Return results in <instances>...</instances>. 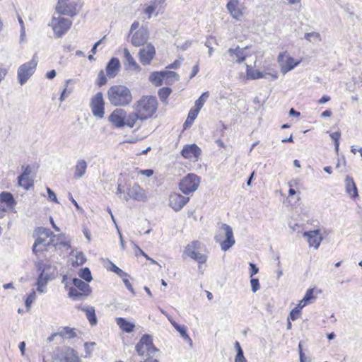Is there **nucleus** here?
<instances>
[{
	"label": "nucleus",
	"mask_w": 362,
	"mask_h": 362,
	"mask_svg": "<svg viewBox=\"0 0 362 362\" xmlns=\"http://www.w3.org/2000/svg\"><path fill=\"white\" fill-rule=\"evenodd\" d=\"M141 174L145 175L146 177H150L153 174V170L151 169H146L141 170Z\"/></svg>",
	"instance_id": "obj_63"
},
{
	"label": "nucleus",
	"mask_w": 362,
	"mask_h": 362,
	"mask_svg": "<svg viewBox=\"0 0 362 362\" xmlns=\"http://www.w3.org/2000/svg\"><path fill=\"white\" fill-rule=\"evenodd\" d=\"M57 358L60 362H81L78 352L71 347L65 348Z\"/></svg>",
	"instance_id": "obj_17"
},
{
	"label": "nucleus",
	"mask_w": 362,
	"mask_h": 362,
	"mask_svg": "<svg viewBox=\"0 0 362 362\" xmlns=\"http://www.w3.org/2000/svg\"><path fill=\"white\" fill-rule=\"evenodd\" d=\"M0 202L6 204L7 207H13L16 202L13 194L8 192H2L0 194Z\"/></svg>",
	"instance_id": "obj_30"
},
{
	"label": "nucleus",
	"mask_w": 362,
	"mask_h": 362,
	"mask_svg": "<svg viewBox=\"0 0 362 362\" xmlns=\"http://www.w3.org/2000/svg\"><path fill=\"white\" fill-rule=\"evenodd\" d=\"M30 173H31V169L29 165H27L26 167L24 168L23 173L20 176L18 177V184L22 183V181L24 180V178L25 177H28V176Z\"/></svg>",
	"instance_id": "obj_47"
},
{
	"label": "nucleus",
	"mask_w": 362,
	"mask_h": 362,
	"mask_svg": "<svg viewBox=\"0 0 362 362\" xmlns=\"http://www.w3.org/2000/svg\"><path fill=\"white\" fill-rule=\"evenodd\" d=\"M139 120L141 121V116L136 110L135 112L129 113L128 115L126 114L125 126L132 128Z\"/></svg>",
	"instance_id": "obj_31"
},
{
	"label": "nucleus",
	"mask_w": 362,
	"mask_h": 362,
	"mask_svg": "<svg viewBox=\"0 0 362 362\" xmlns=\"http://www.w3.org/2000/svg\"><path fill=\"white\" fill-rule=\"evenodd\" d=\"M18 185L25 189H28L30 187L33 186V183L29 180L28 177H25L24 180L22 181V183Z\"/></svg>",
	"instance_id": "obj_56"
},
{
	"label": "nucleus",
	"mask_w": 362,
	"mask_h": 362,
	"mask_svg": "<svg viewBox=\"0 0 362 362\" xmlns=\"http://www.w3.org/2000/svg\"><path fill=\"white\" fill-rule=\"evenodd\" d=\"M124 57L126 62L128 64L129 67L134 70H136L139 68V65L136 64V61L132 57L127 48L124 49Z\"/></svg>",
	"instance_id": "obj_33"
},
{
	"label": "nucleus",
	"mask_w": 362,
	"mask_h": 362,
	"mask_svg": "<svg viewBox=\"0 0 362 362\" xmlns=\"http://www.w3.org/2000/svg\"><path fill=\"white\" fill-rule=\"evenodd\" d=\"M199 66L198 64H196L195 66H193L192 68V73H191V75H190V79H192L193 77H194L197 73L199 72Z\"/></svg>",
	"instance_id": "obj_62"
},
{
	"label": "nucleus",
	"mask_w": 362,
	"mask_h": 362,
	"mask_svg": "<svg viewBox=\"0 0 362 362\" xmlns=\"http://www.w3.org/2000/svg\"><path fill=\"white\" fill-rule=\"evenodd\" d=\"M18 22L21 25V40H23V37L25 35V26H24V23H23V21L22 20L21 17L18 16Z\"/></svg>",
	"instance_id": "obj_61"
},
{
	"label": "nucleus",
	"mask_w": 362,
	"mask_h": 362,
	"mask_svg": "<svg viewBox=\"0 0 362 362\" xmlns=\"http://www.w3.org/2000/svg\"><path fill=\"white\" fill-rule=\"evenodd\" d=\"M95 345V343L94 342H86L84 344V348L86 354H90L92 351V347Z\"/></svg>",
	"instance_id": "obj_60"
},
{
	"label": "nucleus",
	"mask_w": 362,
	"mask_h": 362,
	"mask_svg": "<svg viewBox=\"0 0 362 362\" xmlns=\"http://www.w3.org/2000/svg\"><path fill=\"white\" fill-rule=\"evenodd\" d=\"M172 325H173L175 329L177 332H179V333L180 334L181 337L183 339H185V340H187L190 343V344L192 345V339H190V337H189V335L187 333L186 327L185 326H181V325L177 324L176 322H173Z\"/></svg>",
	"instance_id": "obj_35"
},
{
	"label": "nucleus",
	"mask_w": 362,
	"mask_h": 362,
	"mask_svg": "<svg viewBox=\"0 0 362 362\" xmlns=\"http://www.w3.org/2000/svg\"><path fill=\"white\" fill-rule=\"evenodd\" d=\"M163 76V71L153 72L149 76V81L156 86H160L164 80Z\"/></svg>",
	"instance_id": "obj_32"
},
{
	"label": "nucleus",
	"mask_w": 362,
	"mask_h": 362,
	"mask_svg": "<svg viewBox=\"0 0 362 362\" xmlns=\"http://www.w3.org/2000/svg\"><path fill=\"white\" fill-rule=\"evenodd\" d=\"M278 62L283 74H286L300 64V61L296 62L292 57L289 56L287 52L279 54Z\"/></svg>",
	"instance_id": "obj_12"
},
{
	"label": "nucleus",
	"mask_w": 362,
	"mask_h": 362,
	"mask_svg": "<svg viewBox=\"0 0 362 362\" xmlns=\"http://www.w3.org/2000/svg\"><path fill=\"white\" fill-rule=\"evenodd\" d=\"M202 243L198 240H194L189 243L185 248L183 254L190 257L191 259L197 261L199 264V269H201V265L204 264L207 260L206 255L199 252Z\"/></svg>",
	"instance_id": "obj_7"
},
{
	"label": "nucleus",
	"mask_w": 362,
	"mask_h": 362,
	"mask_svg": "<svg viewBox=\"0 0 362 362\" xmlns=\"http://www.w3.org/2000/svg\"><path fill=\"white\" fill-rule=\"evenodd\" d=\"M171 92L172 90L169 87H163L160 88L158 93L160 100L162 102L165 101L168 96L170 95V94L171 93Z\"/></svg>",
	"instance_id": "obj_41"
},
{
	"label": "nucleus",
	"mask_w": 362,
	"mask_h": 362,
	"mask_svg": "<svg viewBox=\"0 0 362 362\" xmlns=\"http://www.w3.org/2000/svg\"><path fill=\"white\" fill-rule=\"evenodd\" d=\"M245 66H246V74H247V76L248 78H250V79H258V78H267V75H270V74H264L262 72H261L259 70L252 69L251 68V66L247 65V64H245ZM271 76L274 78H277V75L276 74H274V75H272L271 74Z\"/></svg>",
	"instance_id": "obj_26"
},
{
	"label": "nucleus",
	"mask_w": 362,
	"mask_h": 362,
	"mask_svg": "<svg viewBox=\"0 0 362 362\" xmlns=\"http://www.w3.org/2000/svg\"><path fill=\"white\" fill-rule=\"evenodd\" d=\"M49 278L47 277V278H45L44 279V282L42 283V276H38L36 285H37V290L40 293H44L45 291V289H44V287L47 285V284L49 281Z\"/></svg>",
	"instance_id": "obj_44"
},
{
	"label": "nucleus",
	"mask_w": 362,
	"mask_h": 362,
	"mask_svg": "<svg viewBox=\"0 0 362 362\" xmlns=\"http://www.w3.org/2000/svg\"><path fill=\"white\" fill-rule=\"evenodd\" d=\"M155 10H156V6H155V3H154L153 4H151L148 6H147L145 8L144 12H145V13L148 15V18H150L151 15L155 11Z\"/></svg>",
	"instance_id": "obj_59"
},
{
	"label": "nucleus",
	"mask_w": 362,
	"mask_h": 362,
	"mask_svg": "<svg viewBox=\"0 0 362 362\" xmlns=\"http://www.w3.org/2000/svg\"><path fill=\"white\" fill-rule=\"evenodd\" d=\"M199 112L198 110H191L188 114L187 118L184 123V128L186 129L191 125L197 118Z\"/></svg>",
	"instance_id": "obj_38"
},
{
	"label": "nucleus",
	"mask_w": 362,
	"mask_h": 362,
	"mask_svg": "<svg viewBox=\"0 0 362 362\" xmlns=\"http://www.w3.org/2000/svg\"><path fill=\"white\" fill-rule=\"evenodd\" d=\"M300 313V311H299V310H297L296 308H294L290 312L289 317H288V320H291L293 321H295L296 320H297L299 317Z\"/></svg>",
	"instance_id": "obj_53"
},
{
	"label": "nucleus",
	"mask_w": 362,
	"mask_h": 362,
	"mask_svg": "<svg viewBox=\"0 0 362 362\" xmlns=\"http://www.w3.org/2000/svg\"><path fill=\"white\" fill-rule=\"evenodd\" d=\"M107 83V78L103 70H100L98 75L97 83L99 86H102Z\"/></svg>",
	"instance_id": "obj_48"
},
{
	"label": "nucleus",
	"mask_w": 362,
	"mask_h": 362,
	"mask_svg": "<svg viewBox=\"0 0 362 362\" xmlns=\"http://www.w3.org/2000/svg\"><path fill=\"white\" fill-rule=\"evenodd\" d=\"M36 298V293L34 290H33L30 293L28 296L25 300V305L27 308H29L31 304L34 302Z\"/></svg>",
	"instance_id": "obj_46"
},
{
	"label": "nucleus",
	"mask_w": 362,
	"mask_h": 362,
	"mask_svg": "<svg viewBox=\"0 0 362 362\" xmlns=\"http://www.w3.org/2000/svg\"><path fill=\"white\" fill-rule=\"evenodd\" d=\"M250 277H252L254 275H255L256 274L258 273L259 272V268L253 263H250Z\"/></svg>",
	"instance_id": "obj_58"
},
{
	"label": "nucleus",
	"mask_w": 362,
	"mask_h": 362,
	"mask_svg": "<svg viewBox=\"0 0 362 362\" xmlns=\"http://www.w3.org/2000/svg\"><path fill=\"white\" fill-rule=\"evenodd\" d=\"M71 79H68L65 81V87L60 95V98H59V100L60 101H64L65 100V98L69 95H70L71 93H72V89L71 88H68V83L71 81Z\"/></svg>",
	"instance_id": "obj_45"
},
{
	"label": "nucleus",
	"mask_w": 362,
	"mask_h": 362,
	"mask_svg": "<svg viewBox=\"0 0 362 362\" xmlns=\"http://www.w3.org/2000/svg\"><path fill=\"white\" fill-rule=\"evenodd\" d=\"M55 9L60 15L75 16L78 12V0H58Z\"/></svg>",
	"instance_id": "obj_10"
},
{
	"label": "nucleus",
	"mask_w": 362,
	"mask_h": 362,
	"mask_svg": "<svg viewBox=\"0 0 362 362\" xmlns=\"http://www.w3.org/2000/svg\"><path fill=\"white\" fill-rule=\"evenodd\" d=\"M110 270L112 272H115V274H117L120 277H123V276H127V273L126 272H124L123 270H122L120 268H119L117 266H116L115 264H114L112 262H111Z\"/></svg>",
	"instance_id": "obj_49"
},
{
	"label": "nucleus",
	"mask_w": 362,
	"mask_h": 362,
	"mask_svg": "<svg viewBox=\"0 0 362 362\" xmlns=\"http://www.w3.org/2000/svg\"><path fill=\"white\" fill-rule=\"evenodd\" d=\"M209 96V92H204L202 95L195 101V109L198 110V112L202 109L205 102Z\"/></svg>",
	"instance_id": "obj_39"
},
{
	"label": "nucleus",
	"mask_w": 362,
	"mask_h": 362,
	"mask_svg": "<svg viewBox=\"0 0 362 362\" xmlns=\"http://www.w3.org/2000/svg\"><path fill=\"white\" fill-rule=\"evenodd\" d=\"M250 285L253 293L257 292L260 288L259 279L257 278H252L250 279Z\"/></svg>",
	"instance_id": "obj_50"
},
{
	"label": "nucleus",
	"mask_w": 362,
	"mask_h": 362,
	"mask_svg": "<svg viewBox=\"0 0 362 362\" xmlns=\"http://www.w3.org/2000/svg\"><path fill=\"white\" fill-rule=\"evenodd\" d=\"M189 198L178 193H173L169 197V205L175 211L181 210L189 202Z\"/></svg>",
	"instance_id": "obj_15"
},
{
	"label": "nucleus",
	"mask_w": 362,
	"mask_h": 362,
	"mask_svg": "<svg viewBox=\"0 0 362 362\" xmlns=\"http://www.w3.org/2000/svg\"><path fill=\"white\" fill-rule=\"evenodd\" d=\"M107 100L115 107H125L132 101L131 90L125 86L114 85L107 92Z\"/></svg>",
	"instance_id": "obj_1"
},
{
	"label": "nucleus",
	"mask_w": 362,
	"mask_h": 362,
	"mask_svg": "<svg viewBox=\"0 0 362 362\" xmlns=\"http://www.w3.org/2000/svg\"><path fill=\"white\" fill-rule=\"evenodd\" d=\"M313 298H314V295H313V289L310 288V289H308V290L306 291V293H305V296H304V297H303V301H304V302H305V303H308V302H310V300L311 299H313Z\"/></svg>",
	"instance_id": "obj_54"
},
{
	"label": "nucleus",
	"mask_w": 362,
	"mask_h": 362,
	"mask_svg": "<svg viewBox=\"0 0 362 362\" xmlns=\"http://www.w3.org/2000/svg\"><path fill=\"white\" fill-rule=\"evenodd\" d=\"M235 362H247L246 358L244 356L243 351H238L235 358Z\"/></svg>",
	"instance_id": "obj_55"
},
{
	"label": "nucleus",
	"mask_w": 362,
	"mask_h": 362,
	"mask_svg": "<svg viewBox=\"0 0 362 362\" xmlns=\"http://www.w3.org/2000/svg\"><path fill=\"white\" fill-rule=\"evenodd\" d=\"M90 107L94 117L102 119L105 114V102L101 92L97 93L90 100Z\"/></svg>",
	"instance_id": "obj_11"
},
{
	"label": "nucleus",
	"mask_w": 362,
	"mask_h": 362,
	"mask_svg": "<svg viewBox=\"0 0 362 362\" xmlns=\"http://www.w3.org/2000/svg\"><path fill=\"white\" fill-rule=\"evenodd\" d=\"M303 236L307 238L310 247L317 249L322 240V236L318 230H310L303 233Z\"/></svg>",
	"instance_id": "obj_21"
},
{
	"label": "nucleus",
	"mask_w": 362,
	"mask_h": 362,
	"mask_svg": "<svg viewBox=\"0 0 362 362\" xmlns=\"http://www.w3.org/2000/svg\"><path fill=\"white\" fill-rule=\"evenodd\" d=\"M164 79H166V83H172L180 80V76L173 71H163Z\"/></svg>",
	"instance_id": "obj_36"
},
{
	"label": "nucleus",
	"mask_w": 362,
	"mask_h": 362,
	"mask_svg": "<svg viewBox=\"0 0 362 362\" xmlns=\"http://www.w3.org/2000/svg\"><path fill=\"white\" fill-rule=\"evenodd\" d=\"M247 48V47H240L238 45L229 48L227 50L228 60L233 63L241 64L247 57L245 52Z\"/></svg>",
	"instance_id": "obj_13"
},
{
	"label": "nucleus",
	"mask_w": 362,
	"mask_h": 362,
	"mask_svg": "<svg viewBox=\"0 0 362 362\" xmlns=\"http://www.w3.org/2000/svg\"><path fill=\"white\" fill-rule=\"evenodd\" d=\"M35 234L37 235L33 245V252L37 254L46 250L47 246L54 245L53 238L55 236L52 231L44 227H37L35 230Z\"/></svg>",
	"instance_id": "obj_3"
},
{
	"label": "nucleus",
	"mask_w": 362,
	"mask_h": 362,
	"mask_svg": "<svg viewBox=\"0 0 362 362\" xmlns=\"http://www.w3.org/2000/svg\"><path fill=\"white\" fill-rule=\"evenodd\" d=\"M330 137L334 142L335 149L338 152L339 147V132H334L330 134Z\"/></svg>",
	"instance_id": "obj_51"
},
{
	"label": "nucleus",
	"mask_w": 362,
	"mask_h": 362,
	"mask_svg": "<svg viewBox=\"0 0 362 362\" xmlns=\"http://www.w3.org/2000/svg\"><path fill=\"white\" fill-rule=\"evenodd\" d=\"M135 349L140 356L146 355L147 356L158 351V349L155 347L153 344L152 337L148 334L142 336L139 341L136 344Z\"/></svg>",
	"instance_id": "obj_9"
},
{
	"label": "nucleus",
	"mask_w": 362,
	"mask_h": 362,
	"mask_svg": "<svg viewBox=\"0 0 362 362\" xmlns=\"http://www.w3.org/2000/svg\"><path fill=\"white\" fill-rule=\"evenodd\" d=\"M344 189L346 194L350 198L354 199L358 197V189L356 183L354 182L352 177L349 175L346 176L344 180Z\"/></svg>",
	"instance_id": "obj_22"
},
{
	"label": "nucleus",
	"mask_w": 362,
	"mask_h": 362,
	"mask_svg": "<svg viewBox=\"0 0 362 362\" xmlns=\"http://www.w3.org/2000/svg\"><path fill=\"white\" fill-rule=\"evenodd\" d=\"M86 261L85 255L82 252H77L76 254V260L72 263L74 267L83 265Z\"/></svg>",
	"instance_id": "obj_42"
},
{
	"label": "nucleus",
	"mask_w": 362,
	"mask_h": 362,
	"mask_svg": "<svg viewBox=\"0 0 362 362\" xmlns=\"http://www.w3.org/2000/svg\"><path fill=\"white\" fill-rule=\"evenodd\" d=\"M120 67L119 60L116 57H112L106 66L107 75L110 78H114L119 71Z\"/></svg>",
	"instance_id": "obj_23"
},
{
	"label": "nucleus",
	"mask_w": 362,
	"mask_h": 362,
	"mask_svg": "<svg viewBox=\"0 0 362 362\" xmlns=\"http://www.w3.org/2000/svg\"><path fill=\"white\" fill-rule=\"evenodd\" d=\"M158 102L154 96H142L134 105V107L141 116V122L150 117L157 110Z\"/></svg>",
	"instance_id": "obj_2"
},
{
	"label": "nucleus",
	"mask_w": 362,
	"mask_h": 362,
	"mask_svg": "<svg viewBox=\"0 0 362 362\" xmlns=\"http://www.w3.org/2000/svg\"><path fill=\"white\" fill-rule=\"evenodd\" d=\"M78 309H81L82 311L86 313V317L92 326H95L97 325L98 320L95 315V308L93 307H78Z\"/></svg>",
	"instance_id": "obj_28"
},
{
	"label": "nucleus",
	"mask_w": 362,
	"mask_h": 362,
	"mask_svg": "<svg viewBox=\"0 0 362 362\" xmlns=\"http://www.w3.org/2000/svg\"><path fill=\"white\" fill-rule=\"evenodd\" d=\"M87 166L88 164L84 159L78 160L74 167V177L76 179L83 177L86 174Z\"/></svg>",
	"instance_id": "obj_25"
},
{
	"label": "nucleus",
	"mask_w": 362,
	"mask_h": 362,
	"mask_svg": "<svg viewBox=\"0 0 362 362\" xmlns=\"http://www.w3.org/2000/svg\"><path fill=\"white\" fill-rule=\"evenodd\" d=\"M148 39V30L144 28L137 30L132 37V43L136 47L144 45Z\"/></svg>",
	"instance_id": "obj_20"
},
{
	"label": "nucleus",
	"mask_w": 362,
	"mask_h": 362,
	"mask_svg": "<svg viewBox=\"0 0 362 362\" xmlns=\"http://www.w3.org/2000/svg\"><path fill=\"white\" fill-rule=\"evenodd\" d=\"M238 4V0H230L226 5V8L230 15L237 20H239L243 16V12L239 8Z\"/></svg>",
	"instance_id": "obj_24"
},
{
	"label": "nucleus",
	"mask_w": 362,
	"mask_h": 362,
	"mask_svg": "<svg viewBox=\"0 0 362 362\" xmlns=\"http://www.w3.org/2000/svg\"><path fill=\"white\" fill-rule=\"evenodd\" d=\"M129 275L127 273L126 276L121 277L122 279V281L127 287V288L131 291L133 294H135L134 290L133 288L132 285L131 284L129 280Z\"/></svg>",
	"instance_id": "obj_52"
},
{
	"label": "nucleus",
	"mask_w": 362,
	"mask_h": 362,
	"mask_svg": "<svg viewBox=\"0 0 362 362\" xmlns=\"http://www.w3.org/2000/svg\"><path fill=\"white\" fill-rule=\"evenodd\" d=\"M127 196L130 199L139 202H145L146 200L144 190L137 183H134L133 185L127 189Z\"/></svg>",
	"instance_id": "obj_18"
},
{
	"label": "nucleus",
	"mask_w": 362,
	"mask_h": 362,
	"mask_svg": "<svg viewBox=\"0 0 362 362\" xmlns=\"http://www.w3.org/2000/svg\"><path fill=\"white\" fill-rule=\"evenodd\" d=\"M117 325L124 332L130 333L134 331L135 325L134 323L127 321L123 317H117L115 319Z\"/></svg>",
	"instance_id": "obj_27"
},
{
	"label": "nucleus",
	"mask_w": 362,
	"mask_h": 362,
	"mask_svg": "<svg viewBox=\"0 0 362 362\" xmlns=\"http://www.w3.org/2000/svg\"><path fill=\"white\" fill-rule=\"evenodd\" d=\"M71 25L72 21L69 18L53 16L48 26L52 28L56 37L61 38L68 32Z\"/></svg>",
	"instance_id": "obj_6"
},
{
	"label": "nucleus",
	"mask_w": 362,
	"mask_h": 362,
	"mask_svg": "<svg viewBox=\"0 0 362 362\" xmlns=\"http://www.w3.org/2000/svg\"><path fill=\"white\" fill-rule=\"evenodd\" d=\"M58 334L59 337H66L68 339L74 338L76 336L74 329L69 327L60 328L58 331Z\"/></svg>",
	"instance_id": "obj_34"
},
{
	"label": "nucleus",
	"mask_w": 362,
	"mask_h": 362,
	"mask_svg": "<svg viewBox=\"0 0 362 362\" xmlns=\"http://www.w3.org/2000/svg\"><path fill=\"white\" fill-rule=\"evenodd\" d=\"M215 240L220 243L222 250H229L235 244L232 228L227 224H222L219 233L215 236Z\"/></svg>",
	"instance_id": "obj_4"
},
{
	"label": "nucleus",
	"mask_w": 362,
	"mask_h": 362,
	"mask_svg": "<svg viewBox=\"0 0 362 362\" xmlns=\"http://www.w3.org/2000/svg\"><path fill=\"white\" fill-rule=\"evenodd\" d=\"M37 62V56L34 54L30 62L24 63L18 67L17 77L21 85L25 84L35 73Z\"/></svg>",
	"instance_id": "obj_5"
},
{
	"label": "nucleus",
	"mask_w": 362,
	"mask_h": 362,
	"mask_svg": "<svg viewBox=\"0 0 362 362\" xmlns=\"http://www.w3.org/2000/svg\"><path fill=\"white\" fill-rule=\"evenodd\" d=\"M73 284L78 290L83 292V294L85 295V296H88L91 293V289H90V286L87 283H86L85 281H82L80 279L74 278L73 279Z\"/></svg>",
	"instance_id": "obj_29"
},
{
	"label": "nucleus",
	"mask_w": 362,
	"mask_h": 362,
	"mask_svg": "<svg viewBox=\"0 0 362 362\" xmlns=\"http://www.w3.org/2000/svg\"><path fill=\"white\" fill-rule=\"evenodd\" d=\"M201 148L195 144H187L183 147L181 151V155L187 159L194 158L197 160L199 155L201 154Z\"/></svg>",
	"instance_id": "obj_19"
},
{
	"label": "nucleus",
	"mask_w": 362,
	"mask_h": 362,
	"mask_svg": "<svg viewBox=\"0 0 362 362\" xmlns=\"http://www.w3.org/2000/svg\"><path fill=\"white\" fill-rule=\"evenodd\" d=\"M48 198L50 201L57 203L58 200L55 193L49 187H47Z\"/></svg>",
	"instance_id": "obj_57"
},
{
	"label": "nucleus",
	"mask_w": 362,
	"mask_h": 362,
	"mask_svg": "<svg viewBox=\"0 0 362 362\" xmlns=\"http://www.w3.org/2000/svg\"><path fill=\"white\" fill-rule=\"evenodd\" d=\"M199 182V177L189 173L181 180L179 183V189L183 194L188 195L197 190Z\"/></svg>",
	"instance_id": "obj_8"
},
{
	"label": "nucleus",
	"mask_w": 362,
	"mask_h": 362,
	"mask_svg": "<svg viewBox=\"0 0 362 362\" xmlns=\"http://www.w3.org/2000/svg\"><path fill=\"white\" fill-rule=\"evenodd\" d=\"M156 54L154 46L151 43L147 44L140 49L139 52V61L143 65L149 64Z\"/></svg>",
	"instance_id": "obj_14"
},
{
	"label": "nucleus",
	"mask_w": 362,
	"mask_h": 362,
	"mask_svg": "<svg viewBox=\"0 0 362 362\" xmlns=\"http://www.w3.org/2000/svg\"><path fill=\"white\" fill-rule=\"evenodd\" d=\"M304 37L310 42H316L320 40V35L319 33L315 32L308 33L305 34Z\"/></svg>",
	"instance_id": "obj_43"
},
{
	"label": "nucleus",
	"mask_w": 362,
	"mask_h": 362,
	"mask_svg": "<svg viewBox=\"0 0 362 362\" xmlns=\"http://www.w3.org/2000/svg\"><path fill=\"white\" fill-rule=\"evenodd\" d=\"M154 354L147 356V358L144 361L140 362H159L157 359H153V356Z\"/></svg>",
	"instance_id": "obj_64"
},
{
	"label": "nucleus",
	"mask_w": 362,
	"mask_h": 362,
	"mask_svg": "<svg viewBox=\"0 0 362 362\" xmlns=\"http://www.w3.org/2000/svg\"><path fill=\"white\" fill-rule=\"evenodd\" d=\"M126 111L124 109L117 108L109 116V121L116 127L125 126Z\"/></svg>",
	"instance_id": "obj_16"
},
{
	"label": "nucleus",
	"mask_w": 362,
	"mask_h": 362,
	"mask_svg": "<svg viewBox=\"0 0 362 362\" xmlns=\"http://www.w3.org/2000/svg\"><path fill=\"white\" fill-rule=\"evenodd\" d=\"M78 276L81 279L85 280L86 282H90L93 279L91 272L88 267L81 269L78 272Z\"/></svg>",
	"instance_id": "obj_37"
},
{
	"label": "nucleus",
	"mask_w": 362,
	"mask_h": 362,
	"mask_svg": "<svg viewBox=\"0 0 362 362\" xmlns=\"http://www.w3.org/2000/svg\"><path fill=\"white\" fill-rule=\"evenodd\" d=\"M68 296L74 300H81L83 296H85L83 292H79L76 288L73 287L70 288Z\"/></svg>",
	"instance_id": "obj_40"
}]
</instances>
